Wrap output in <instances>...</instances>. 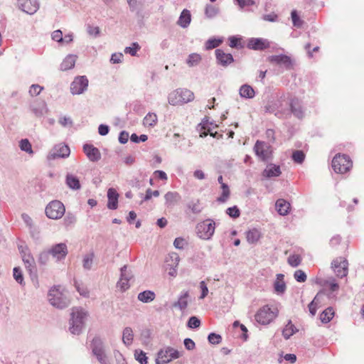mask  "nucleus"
<instances>
[{"label": "nucleus", "mask_w": 364, "mask_h": 364, "mask_svg": "<svg viewBox=\"0 0 364 364\" xmlns=\"http://www.w3.org/2000/svg\"><path fill=\"white\" fill-rule=\"evenodd\" d=\"M264 111L267 113L274 114L278 117H286L293 113L297 117L302 116L301 107L299 101L296 97L284 95L279 98L269 100L264 107Z\"/></svg>", "instance_id": "nucleus-1"}, {"label": "nucleus", "mask_w": 364, "mask_h": 364, "mask_svg": "<svg viewBox=\"0 0 364 364\" xmlns=\"http://www.w3.org/2000/svg\"><path fill=\"white\" fill-rule=\"evenodd\" d=\"M278 314L279 309L276 304H266L257 310L255 319L261 325H268L278 316Z\"/></svg>", "instance_id": "nucleus-2"}, {"label": "nucleus", "mask_w": 364, "mask_h": 364, "mask_svg": "<svg viewBox=\"0 0 364 364\" xmlns=\"http://www.w3.org/2000/svg\"><path fill=\"white\" fill-rule=\"evenodd\" d=\"M87 313L80 307L72 309L70 330L73 334H78L83 328Z\"/></svg>", "instance_id": "nucleus-3"}, {"label": "nucleus", "mask_w": 364, "mask_h": 364, "mask_svg": "<svg viewBox=\"0 0 364 364\" xmlns=\"http://www.w3.org/2000/svg\"><path fill=\"white\" fill-rule=\"evenodd\" d=\"M331 166L337 173H346L353 167V161L349 156L344 154H338L332 159Z\"/></svg>", "instance_id": "nucleus-4"}, {"label": "nucleus", "mask_w": 364, "mask_h": 364, "mask_svg": "<svg viewBox=\"0 0 364 364\" xmlns=\"http://www.w3.org/2000/svg\"><path fill=\"white\" fill-rule=\"evenodd\" d=\"M170 105L176 106L191 102L194 99V94L188 89H178L171 92L168 95Z\"/></svg>", "instance_id": "nucleus-5"}, {"label": "nucleus", "mask_w": 364, "mask_h": 364, "mask_svg": "<svg viewBox=\"0 0 364 364\" xmlns=\"http://www.w3.org/2000/svg\"><path fill=\"white\" fill-rule=\"evenodd\" d=\"M48 296L50 303L54 306L63 309L68 305V300L63 294V290L60 287L52 288L49 291Z\"/></svg>", "instance_id": "nucleus-6"}, {"label": "nucleus", "mask_w": 364, "mask_h": 364, "mask_svg": "<svg viewBox=\"0 0 364 364\" xmlns=\"http://www.w3.org/2000/svg\"><path fill=\"white\" fill-rule=\"evenodd\" d=\"M182 355V353L171 347H167L158 353L156 364H166Z\"/></svg>", "instance_id": "nucleus-7"}, {"label": "nucleus", "mask_w": 364, "mask_h": 364, "mask_svg": "<svg viewBox=\"0 0 364 364\" xmlns=\"http://www.w3.org/2000/svg\"><path fill=\"white\" fill-rule=\"evenodd\" d=\"M65 210V206L60 201L53 200L46 206V214L48 218L57 220L63 217Z\"/></svg>", "instance_id": "nucleus-8"}, {"label": "nucleus", "mask_w": 364, "mask_h": 364, "mask_svg": "<svg viewBox=\"0 0 364 364\" xmlns=\"http://www.w3.org/2000/svg\"><path fill=\"white\" fill-rule=\"evenodd\" d=\"M198 235L204 240L210 239L215 232V223L213 220L207 219L198 224L197 227Z\"/></svg>", "instance_id": "nucleus-9"}, {"label": "nucleus", "mask_w": 364, "mask_h": 364, "mask_svg": "<svg viewBox=\"0 0 364 364\" xmlns=\"http://www.w3.org/2000/svg\"><path fill=\"white\" fill-rule=\"evenodd\" d=\"M348 260L343 257H336L331 262V268L336 275L339 278H343L348 275Z\"/></svg>", "instance_id": "nucleus-10"}, {"label": "nucleus", "mask_w": 364, "mask_h": 364, "mask_svg": "<svg viewBox=\"0 0 364 364\" xmlns=\"http://www.w3.org/2000/svg\"><path fill=\"white\" fill-rule=\"evenodd\" d=\"M91 348L93 354L100 363L108 364L107 358L102 347V342L100 338L96 337L93 338Z\"/></svg>", "instance_id": "nucleus-11"}, {"label": "nucleus", "mask_w": 364, "mask_h": 364, "mask_svg": "<svg viewBox=\"0 0 364 364\" xmlns=\"http://www.w3.org/2000/svg\"><path fill=\"white\" fill-rule=\"evenodd\" d=\"M254 150L256 155L259 157L262 161H266L272 155L271 146L267 143L262 141H257Z\"/></svg>", "instance_id": "nucleus-12"}, {"label": "nucleus", "mask_w": 364, "mask_h": 364, "mask_svg": "<svg viewBox=\"0 0 364 364\" xmlns=\"http://www.w3.org/2000/svg\"><path fill=\"white\" fill-rule=\"evenodd\" d=\"M88 86V80L85 76H77L70 85V91L73 95L82 94Z\"/></svg>", "instance_id": "nucleus-13"}, {"label": "nucleus", "mask_w": 364, "mask_h": 364, "mask_svg": "<svg viewBox=\"0 0 364 364\" xmlns=\"http://www.w3.org/2000/svg\"><path fill=\"white\" fill-rule=\"evenodd\" d=\"M179 263V257L176 253H171L166 259L165 269L168 275L175 277L177 275V267Z\"/></svg>", "instance_id": "nucleus-14"}, {"label": "nucleus", "mask_w": 364, "mask_h": 364, "mask_svg": "<svg viewBox=\"0 0 364 364\" xmlns=\"http://www.w3.org/2000/svg\"><path fill=\"white\" fill-rule=\"evenodd\" d=\"M19 250L26 268L30 274L36 270L35 260L27 247L20 246Z\"/></svg>", "instance_id": "nucleus-15"}, {"label": "nucleus", "mask_w": 364, "mask_h": 364, "mask_svg": "<svg viewBox=\"0 0 364 364\" xmlns=\"http://www.w3.org/2000/svg\"><path fill=\"white\" fill-rule=\"evenodd\" d=\"M271 43L265 38H252L248 40L247 47L255 50H264L270 48Z\"/></svg>", "instance_id": "nucleus-16"}, {"label": "nucleus", "mask_w": 364, "mask_h": 364, "mask_svg": "<svg viewBox=\"0 0 364 364\" xmlns=\"http://www.w3.org/2000/svg\"><path fill=\"white\" fill-rule=\"evenodd\" d=\"M70 151L68 145L59 144L56 145L49 154L48 159H55L56 158H65L70 155Z\"/></svg>", "instance_id": "nucleus-17"}, {"label": "nucleus", "mask_w": 364, "mask_h": 364, "mask_svg": "<svg viewBox=\"0 0 364 364\" xmlns=\"http://www.w3.org/2000/svg\"><path fill=\"white\" fill-rule=\"evenodd\" d=\"M18 6L24 12L33 14L39 9L38 0H18Z\"/></svg>", "instance_id": "nucleus-18"}, {"label": "nucleus", "mask_w": 364, "mask_h": 364, "mask_svg": "<svg viewBox=\"0 0 364 364\" xmlns=\"http://www.w3.org/2000/svg\"><path fill=\"white\" fill-rule=\"evenodd\" d=\"M48 253L57 259H61L68 254L67 246L64 243L57 244L49 250Z\"/></svg>", "instance_id": "nucleus-19"}, {"label": "nucleus", "mask_w": 364, "mask_h": 364, "mask_svg": "<svg viewBox=\"0 0 364 364\" xmlns=\"http://www.w3.org/2000/svg\"><path fill=\"white\" fill-rule=\"evenodd\" d=\"M215 56L218 63L224 67L229 65L234 60L232 54L225 53L221 49L215 50Z\"/></svg>", "instance_id": "nucleus-20"}, {"label": "nucleus", "mask_w": 364, "mask_h": 364, "mask_svg": "<svg viewBox=\"0 0 364 364\" xmlns=\"http://www.w3.org/2000/svg\"><path fill=\"white\" fill-rule=\"evenodd\" d=\"M127 265H124L121 268V277L117 283V287H119L122 291H124L129 288V281L130 279V277L127 272Z\"/></svg>", "instance_id": "nucleus-21"}, {"label": "nucleus", "mask_w": 364, "mask_h": 364, "mask_svg": "<svg viewBox=\"0 0 364 364\" xmlns=\"http://www.w3.org/2000/svg\"><path fill=\"white\" fill-rule=\"evenodd\" d=\"M267 60L272 64L283 65L287 68L291 65V59L285 55H275L269 56Z\"/></svg>", "instance_id": "nucleus-22"}, {"label": "nucleus", "mask_w": 364, "mask_h": 364, "mask_svg": "<svg viewBox=\"0 0 364 364\" xmlns=\"http://www.w3.org/2000/svg\"><path fill=\"white\" fill-rule=\"evenodd\" d=\"M83 151L87 158L92 161H97L100 159L101 156L98 149L94 147L93 145L85 144Z\"/></svg>", "instance_id": "nucleus-23"}, {"label": "nucleus", "mask_w": 364, "mask_h": 364, "mask_svg": "<svg viewBox=\"0 0 364 364\" xmlns=\"http://www.w3.org/2000/svg\"><path fill=\"white\" fill-rule=\"evenodd\" d=\"M107 198H108V203H107L108 208H109L111 210L117 209V206H118L119 194L114 188H110L108 189Z\"/></svg>", "instance_id": "nucleus-24"}, {"label": "nucleus", "mask_w": 364, "mask_h": 364, "mask_svg": "<svg viewBox=\"0 0 364 364\" xmlns=\"http://www.w3.org/2000/svg\"><path fill=\"white\" fill-rule=\"evenodd\" d=\"M198 130L200 132V137H205L208 134H210V136L215 137V138H220L222 136L221 134H218L217 132H213L212 130L208 127V121H203L199 125H198Z\"/></svg>", "instance_id": "nucleus-25"}, {"label": "nucleus", "mask_w": 364, "mask_h": 364, "mask_svg": "<svg viewBox=\"0 0 364 364\" xmlns=\"http://www.w3.org/2000/svg\"><path fill=\"white\" fill-rule=\"evenodd\" d=\"M275 208L281 215H287L291 208V205L284 199L280 198L276 201Z\"/></svg>", "instance_id": "nucleus-26"}, {"label": "nucleus", "mask_w": 364, "mask_h": 364, "mask_svg": "<svg viewBox=\"0 0 364 364\" xmlns=\"http://www.w3.org/2000/svg\"><path fill=\"white\" fill-rule=\"evenodd\" d=\"M286 283L284 282V275L278 274L277 279L274 282V289L277 294H282L286 291Z\"/></svg>", "instance_id": "nucleus-27"}, {"label": "nucleus", "mask_w": 364, "mask_h": 364, "mask_svg": "<svg viewBox=\"0 0 364 364\" xmlns=\"http://www.w3.org/2000/svg\"><path fill=\"white\" fill-rule=\"evenodd\" d=\"M282 173L279 166L273 164H269L264 170L262 175L266 178L277 177Z\"/></svg>", "instance_id": "nucleus-28"}, {"label": "nucleus", "mask_w": 364, "mask_h": 364, "mask_svg": "<svg viewBox=\"0 0 364 364\" xmlns=\"http://www.w3.org/2000/svg\"><path fill=\"white\" fill-rule=\"evenodd\" d=\"M77 55H68L63 60L60 64V69L62 70H68L74 68L77 60Z\"/></svg>", "instance_id": "nucleus-29"}, {"label": "nucleus", "mask_w": 364, "mask_h": 364, "mask_svg": "<svg viewBox=\"0 0 364 364\" xmlns=\"http://www.w3.org/2000/svg\"><path fill=\"white\" fill-rule=\"evenodd\" d=\"M191 21V15L190 11L187 9H184L180 15L178 24L183 28H186L190 24Z\"/></svg>", "instance_id": "nucleus-30"}, {"label": "nucleus", "mask_w": 364, "mask_h": 364, "mask_svg": "<svg viewBox=\"0 0 364 364\" xmlns=\"http://www.w3.org/2000/svg\"><path fill=\"white\" fill-rule=\"evenodd\" d=\"M262 237L260 231L256 228L250 230L246 233V238L248 242L254 244L257 242Z\"/></svg>", "instance_id": "nucleus-31"}, {"label": "nucleus", "mask_w": 364, "mask_h": 364, "mask_svg": "<svg viewBox=\"0 0 364 364\" xmlns=\"http://www.w3.org/2000/svg\"><path fill=\"white\" fill-rule=\"evenodd\" d=\"M335 315L334 309L332 307L326 309L319 316L322 323L326 324L331 321Z\"/></svg>", "instance_id": "nucleus-32"}, {"label": "nucleus", "mask_w": 364, "mask_h": 364, "mask_svg": "<svg viewBox=\"0 0 364 364\" xmlns=\"http://www.w3.org/2000/svg\"><path fill=\"white\" fill-rule=\"evenodd\" d=\"M240 95L243 98L251 99L255 95V91L252 87L249 85L245 84L240 88Z\"/></svg>", "instance_id": "nucleus-33"}, {"label": "nucleus", "mask_w": 364, "mask_h": 364, "mask_svg": "<svg viewBox=\"0 0 364 364\" xmlns=\"http://www.w3.org/2000/svg\"><path fill=\"white\" fill-rule=\"evenodd\" d=\"M158 118L156 114L149 113L144 118L143 124L146 127H153L156 124Z\"/></svg>", "instance_id": "nucleus-34"}, {"label": "nucleus", "mask_w": 364, "mask_h": 364, "mask_svg": "<svg viewBox=\"0 0 364 364\" xmlns=\"http://www.w3.org/2000/svg\"><path fill=\"white\" fill-rule=\"evenodd\" d=\"M155 299V294L151 291H144L138 294V299L144 303L152 301Z\"/></svg>", "instance_id": "nucleus-35"}, {"label": "nucleus", "mask_w": 364, "mask_h": 364, "mask_svg": "<svg viewBox=\"0 0 364 364\" xmlns=\"http://www.w3.org/2000/svg\"><path fill=\"white\" fill-rule=\"evenodd\" d=\"M222 189L221 195L217 198V200L219 203H225L228 198H230V191L229 186L226 183H223V186H220Z\"/></svg>", "instance_id": "nucleus-36"}, {"label": "nucleus", "mask_w": 364, "mask_h": 364, "mask_svg": "<svg viewBox=\"0 0 364 364\" xmlns=\"http://www.w3.org/2000/svg\"><path fill=\"white\" fill-rule=\"evenodd\" d=\"M66 183L70 188L73 189H79L80 188V183L78 178L72 174L67 175Z\"/></svg>", "instance_id": "nucleus-37"}, {"label": "nucleus", "mask_w": 364, "mask_h": 364, "mask_svg": "<svg viewBox=\"0 0 364 364\" xmlns=\"http://www.w3.org/2000/svg\"><path fill=\"white\" fill-rule=\"evenodd\" d=\"M202 60V58L200 54L198 53H192L190 54L186 60V63L188 66L193 67L198 65Z\"/></svg>", "instance_id": "nucleus-38"}, {"label": "nucleus", "mask_w": 364, "mask_h": 364, "mask_svg": "<svg viewBox=\"0 0 364 364\" xmlns=\"http://www.w3.org/2000/svg\"><path fill=\"white\" fill-rule=\"evenodd\" d=\"M133 331L131 328L127 327L123 331L122 340L124 344L130 345L133 341Z\"/></svg>", "instance_id": "nucleus-39"}, {"label": "nucleus", "mask_w": 364, "mask_h": 364, "mask_svg": "<svg viewBox=\"0 0 364 364\" xmlns=\"http://www.w3.org/2000/svg\"><path fill=\"white\" fill-rule=\"evenodd\" d=\"M296 329L291 321H289L288 323L285 326L283 329L282 334L284 337L287 339L290 336H291L295 332Z\"/></svg>", "instance_id": "nucleus-40"}, {"label": "nucleus", "mask_w": 364, "mask_h": 364, "mask_svg": "<svg viewBox=\"0 0 364 364\" xmlns=\"http://www.w3.org/2000/svg\"><path fill=\"white\" fill-rule=\"evenodd\" d=\"M180 196L178 193L176 192H168L165 195V198L166 200V203L168 205H173L177 203L180 200Z\"/></svg>", "instance_id": "nucleus-41"}, {"label": "nucleus", "mask_w": 364, "mask_h": 364, "mask_svg": "<svg viewBox=\"0 0 364 364\" xmlns=\"http://www.w3.org/2000/svg\"><path fill=\"white\" fill-rule=\"evenodd\" d=\"M188 208L194 214L200 213L203 210V206L199 200H193L188 204Z\"/></svg>", "instance_id": "nucleus-42"}, {"label": "nucleus", "mask_w": 364, "mask_h": 364, "mask_svg": "<svg viewBox=\"0 0 364 364\" xmlns=\"http://www.w3.org/2000/svg\"><path fill=\"white\" fill-rule=\"evenodd\" d=\"M223 43V40L220 38H210L205 43V49L211 50L218 47Z\"/></svg>", "instance_id": "nucleus-43"}, {"label": "nucleus", "mask_w": 364, "mask_h": 364, "mask_svg": "<svg viewBox=\"0 0 364 364\" xmlns=\"http://www.w3.org/2000/svg\"><path fill=\"white\" fill-rule=\"evenodd\" d=\"M305 154L301 150L294 151L292 153L291 158L293 161L296 164H302L305 159Z\"/></svg>", "instance_id": "nucleus-44"}, {"label": "nucleus", "mask_w": 364, "mask_h": 364, "mask_svg": "<svg viewBox=\"0 0 364 364\" xmlns=\"http://www.w3.org/2000/svg\"><path fill=\"white\" fill-rule=\"evenodd\" d=\"M324 287H326L328 289H329L331 291H336L338 290L339 285L336 282V279L333 278H330L325 281L323 284Z\"/></svg>", "instance_id": "nucleus-45"}, {"label": "nucleus", "mask_w": 364, "mask_h": 364, "mask_svg": "<svg viewBox=\"0 0 364 364\" xmlns=\"http://www.w3.org/2000/svg\"><path fill=\"white\" fill-rule=\"evenodd\" d=\"M188 293L186 291L179 297L177 303L175 305L178 306L180 309L184 310L188 305Z\"/></svg>", "instance_id": "nucleus-46"}, {"label": "nucleus", "mask_w": 364, "mask_h": 364, "mask_svg": "<svg viewBox=\"0 0 364 364\" xmlns=\"http://www.w3.org/2000/svg\"><path fill=\"white\" fill-rule=\"evenodd\" d=\"M229 46L235 48H242L244 47L242 43V38L236 36L229 38Z\"/></svg>", "instance_id": "nucleus-47"}, {"label": "nucleus", "mask_w": 364, "mask_h": 364, "mask_svg": "<svg viewBox=\"0 0 364 364\" xmlns=\"http://www.w3.org/2000/svg\"><path fill=\"white\" fill-rule=\"evenodd\" d=\"M291 20L295 27L300 28L303 25V20L300 18L296 11H291Z\"/></svg>", "instance_id": "nucleus-48"}, {"label": "nucleus", "mask_w": 364, "mask_h": 364, "mask_svg": "<svg viewBox=\"0 0 364 364\" xmlns=\"http://www.w3.org/2000/svg\"><path fill=\"white\" fill-rule=\"evenodd\" d=\"M301 257L299 255H292L289 257L288 263L291 267H296L301 264Z\"/></svg>", "instance_id": "nucleus-49"}, {"label": "nucleus", "mask_w": 364, "mask_h": 364, "mask_svg": "<svg viewBox=\"0 0 364 364\" xmlns=\"http://www.w3.org/2000/svg\"><path fill=\"white\" fill-rule=\"evenodd\" d=\"M134 356L141 364L147 363V357L146 356V353L141 350H136Z\"/></svg>", "instance_id": "nucleus-50"}, {"label": "nucleus", "mask_w": 364, "mask_h": 364, "mask_svg": "<svg viewBox=\"0 0 364 364\" xmlns=\"http://www.w3.org/2000/svg\"><path fill=\"white\" fill-rule=\"evenodd\" d=\"M241 9L250 11V7L255 5V2L253 0H235Z\"/></svg>", "instance_id": "nucleus-51"}, {"label": "nucleus", "mask_w": 364, "mask_h": 364, "mask_svg": "<svg viewBox=\"0 0 364 364\" xmlns=\"http://www.w3.org/2000/svg\"><path fill=\"white\" fill-rule=\"evenodd\" d=\"M20 148L22 151H26L29 154H32L31 144L28 139H22L20 141Z\"/></svg>", "instance_id": "nucleus-52"}, {"label": "nucleus", "mask_w": 364, "mask_h": 364, "mask_svg": "<svg viewBox=\"0 0 364 364\" xmlns=\"http://www.w3.org/2000/svg\"><path fill=\"white\" fill-rule=\"evenodd\" d=\"M140 49V46L138 43H133L132 44V46L130 47H127L125 49H124V52L125 53H129L132 56H134L136 55V52Z\"/></svg>", "instance_id": "nucleus-53"}, {"label": "nucleus", "mask_w": 364, "mask_h": 364, "mask_svg": "<svg viewBox=\"0 0 364 364\" xmlns=\"http://www.w3.org/2000/svg\"><path fill=\"white\" fill-rule=\"evenodd\" d=\"M226 213L230 217L233 218H237L240 215V211L236 205L228 208L226 210Z\"/></svg>", "instance_id": "nucleus-54"}, {"label": "nucleus", "mask_w": 364, "mask_h": 364, "mask_svg": "<svg viewBox=\"0 0 364 364\" xmlns=\"http://www.w3.org/2000/svg\"><path fill=\"white\" fill-rule=\"evenodd\" d=\"M75 287L80 294L84 297H87L89 295V291L83 284H78L75 282Z\"/></svg>", "instance_id": "nucleus-55"}, {"label": "nucleus", "mask_w": 364, "mask_h": 364, "mask_svg": "<svg viewBox=\"0 0 364 364\" xmlns=\"http://www.w3.org/2000/svg\"><path fill=\"white\" fill-rule=\"evenodd\" d=\"M294 276V279L299 282H304L307 278L306 273L301 269L296 270Z\"/></svg>", "instance_id": "nucleus-56"}, {"label": "nucleus", "mask_w": 364, "mask_h": 364, "mask_svg": "<svg viewBox=\"0 0 364 364\" xmlns=\"http://www.w3.org/2000/svg\"><path fill=\"white\" fill-rule=\"evenodd\" d=\"M14 277L18 283H19V284L23 283V274H22V271L20 269V267H14Z\"/></svg>", "instance_id": "nucleus-57"}, {"label": "nucleus", "mask_w": 364, "mask_h": 364, "mask_svg": "<svg viewBox=\"0 0 364 364\" xmlns=\"http://www.w3.org/2000/svg\"><path fill=\"white\" fill-rule=\"evenodd\" d=\"M318 299L319 297L314 298L313 301L309 304V310L312 316L316 315L317 309H319L318 306L316 305V301Z\"/></svg>", "instance_id": "nucleus-58"}, {"label": "nucleus", "mask_w": 364, "mask_h": 364, "mask_svg": "<svg viewBox=\"0 0 364 364\" xmlns=\"http://www.w3.org/2000/svg\"><path fill=\"white\" fill-rule=\"evenodd\" d=\"M218 13V9L212 5H208L205 8V15L208 18L215 16Z\"/></svg>", "instance_id": "nucleus-59"}, {"label": "nucleus", "mask_w": 364, "mask_h": 364, "mask_svg": "<svg viewBox=\"0 0 364 364\" xmlns=\"http://www.w3.org/2000/svg\"><path fill=\"white\" fill-rule=\"evenodd\" d=\"M94 255L92 253L87 254L83 259V266L86 269H90L93 260Z\"/></svg>", "instance_id": "nucleus-60"}, {"label": "nucleus", "mask_w": 364, "mask_h": 364, "mask_svg": "<svg viewBox=\"0 0 364 364\" xmlns=\"http://www.w3.org/2000/svg\"><path fill=\"white\" fill-rule=\"evenodd\" d=\"M200 320L195 316L191 317L188 321V327L191 328H198L200 326Z\"/></svg>", "instance_id": "nucleus-61"}, {"label": "nucleus", "mask_w": 364, "mask_h": 364, "mask_svg": "<svg viewBox=\"0 0 364 364\" xmlns=\"http://www.w3.org/2000/svg\"><path fill=\"white\" fill-rule=\"evenodd\" d=\"M43 90V87L38 85H33L30 87L29 93L31 96H37L40 94L41 90Z\"/></svg>", "instance_id": "nucleus-62"}, {"label": "nucleus", "mask_w": 364, "mask_h": 364, "mask_svg": "<svg viewBox=\"0 0 364 364\" xmlns=\"http://www.w3.org/2000/svg\"><path fill=\"white\" fill-rule=\"evenodd\" d=\"M208 341L212 344H218L221 341V336L218 334L212 333L208 336Z\"/></svg>", "instance_id": "nucleus-63"}, {"label": "nucleus", "mask_w": 364, "mask_h": 364, "mask_svg": "<svg viewBox=\"0 0 364 364\" xmlns=\"http://www.w3.org/2000/svg\"><path fill=\"white\" fill-rule=\"evenodd\" d=\"M153 175L156 179L162 180L164 181H167L168 179L166 173L163 171H155Z\"/></svg>", "instance_id": "nucleus-64"}]
</instances>
